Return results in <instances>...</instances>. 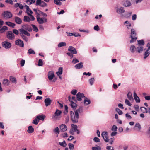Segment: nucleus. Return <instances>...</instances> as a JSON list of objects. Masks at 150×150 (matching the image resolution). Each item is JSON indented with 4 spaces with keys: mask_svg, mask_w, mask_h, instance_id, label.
<instances>
[{
    "mask_svg": "<svg viewBox=\"0 0 150 150\" xmlns=\"http://www.w3.org/2000/svg\"><path fill=\"white\" fill-rule=\"evenodd\" d=\"M83 108L82 106H80L79 108L74 111V114L73 111L70 112V116L71 120L74 123H76L78 122L79 118V113L82 114L83 112Z\"/></svg>",
    "mask_w": 150,
    "mask_h": 150,
    "instance_id": "obj_1",
    "label": "nucleus"
},
{
    "mask_svg": "<svg viewBox=\"0 0 150 150\" xmlns=\"http://www.w3.org/2000/svg\"><path fill=\"white\" fill-rule=\"evenodd\" d=\"M137 34L136 31L134 29L132 28L131 30L130 37L131 38L130 41V43H132L135 42L137 40V38L136 37Z\"/></svg>",
    "mask_w": 150,
    "mask_h": 150,
    "instance_id": "obj_2",
    "label": "nucleus"
},
{
    "mask_svg": "<svg viewBox=\"0 0 150 150\" xmlns=\"http://www.w3.org/2000/svg\"><path fill=\"white\" fill-rule=\"evenodd\" d=\"M146 46L148 49L146 50L144 54V58H146L150 54V43L148 42Z\"/></svg>",
    "mask_w": 150,
    "mask_h": 150,
    "instance_id": "obj_3",
    "label": "nucleus"
},
{
    "mask_svg": "<svg viewBox=\"0 0 150 150\" xmlns=\"http://www.w3.org/2000/svg\"><path fill=\"white\" fill-rule=\"evenodd\" d=\"M7 38L9 40H13L15 38L14 34L11 31H8L6 33Z\"/></svg>",
    "mask_w": 150,
    "mask_h": 150,
    "instance_id": "obj_4",
    "label": "nucleus"
},
{
    "mask_svg": "<svg viewBox=\"0 0 150 150\" xmlns=\"http://www.w3.org/2000/svg\"><path fill=\"white\" fill-rule=\"evenodd\" d=\"M62 113L61 111L57 109L54 114L52 115V118L55 119H57L58 117L61 115Z\"/></svg>",
    "mask_w": 150,
    "mask_h": 150,
    "instance_id": "obj_5",
    "label": "nucleus"
},
{
    "mask_svg": "<svg viewBox=\"0 0 150 150\" xmlns=\"http://www.w3.org/2000/svg\"><path fill=\"white\" fill-rule=\"evenodd\" d=\"M2 46L6 49L10 48L11 46V43L7 42L4 41L2 43Z\"/></svg>",
    "mask_w": 150,
    "mask_h": 150,
    "instance_id": "obj_6",
    "label": "nucleus"
},
{
    "mask_svg": "<svg viewBox=\"0 0 150 150\" xmlns=\"http://www.w3.org/2000/svg\"><path fill=\"white\" fill-rule=\"evenodd\" d=\"M15 44L21 47H23L24 46V44L23 41L20 39H18L16 40L15 41Z\"/></svg>",
    "mask_w": 150,
    "mask_h": 150,
    "instance_id": "obj_7",
    "label": "nucleus"
},
{
    "mask_svg": "<svg viewBox=\"0 0 150 150\" xmlns=\"http://www.w3.org/2000/svg\"><path fill=\"white\" fill-rule=\"evenodd\" d=\"M104 140L106 142H108L109 141L107 132H103L101 134Z\"/></svg>",
    "mask_w": 150,
    "mask_h": 150,
    "instance_id": "obj_8",
    "label": "nucleus"
},
{
    "mask_svg": "<svg viewBox=\"0 0 150 150\" xmlns=\"http://www.w3.org/2000/svg\"><path fill=\"white\" fill-rule=\"evenodd\" d=\"M3 15L4 17L8 18H9L12 16V14L8 11H6L4 12Z\"/></svg>",
    "mask_w": 150,
    "mask_h": 150,
    "instance_id": "obj_9",
    "label": "nucleus"
},
{
    "mask_svg": "<svg viewBox=\"0 0 150 150\" xmlns=\"http://www.w3.org/2000/svg\"><path fill=\"white\" fill-rule=\"evenodd\" d=\"M116 12L119 14L121 15L125 12V10L124 9L123 7H120L118 8L117 7L116 8Z\"/></svg>",
    "mask_w": 150,
    "mask_h": 150,
    "instance_id": "obj_10",
    "label": "nucleus"
},
{
    "mask_svg": "<svg viewBox=\"0 0 150 150\" xmlns=\"http://www.w3.org/2000/svg\"><path fill=\"white\" fill-rule=\"evenodd\" d=\"M52 100L49 98H46L44 100L45 105L46 107H47L51 105Z\"/></svg>",
    "mask_w": 150,
    "mask_h": 150,
    "instance_id": "obj_11",
    "label": "nucleus"
},
{
    "mask_svg": "<svg viewBox=\"0 0 150 150\" xmlns=\"http://www.w3.org/2000/svg\"><path fill=\"white\" fill-rule=\"evenodd\" d=\"M68 50L73 54H76L77 53V51L76 49L72 46H69Z\"/></svg>",
    "mask_w": 150,
    "mask_h": 150,
    "instance_id": "obj_12",
    "label": "nucleus"
},
{
    "mask_svg": "<svg viewBox=\"0 0 150 150\" xmlns=\"http://www.w3.org/2000/svg\"><path fill=\"white\" fill-rule=\"evenodd\" d=\"M48 78L50 80H52L55 76L54 72L53 71H50L48 73Z\"/></svg>",
    "mask_w": 150,
    "mask_h": 150,
    "instance_id": "obj_13",
    "label": "nucleus"
},
{
    "mask_svg": "<svg viewBox=\"0 0 150 150\" xmlns=\"http://www.w3.org/2000/svg\"><path fill=\"white\" fill-rule=\"evenodd\" d=\"M19 31L20 33L23 34H25L28 36H29L30 35V34L27 32V31L25 30L24 29L21 28L19 29Z\"/></svg>",
    "mask_w": 150,
    "mask_h": 150,
    "instance_id": "obj_14",
    "label": "nucleus"
},
{
    "mask_svg": "<svg viewBox=\"0 0 150 150\" xmlns=\"http://www.w3.org/2000/svg\"><path fill=\"white\" fill-rule=\"evenodd\" d=\"M22 27L23 28V29H25L29 32H31L32 31V29L31 27L28 25H24L22 26Z\"/></svg>",
    "mask_w": 150,
    "mask_h": 150,
    "instance_id": "obj_15",
    "label": "nucleus"
},
{
    "mask_svg": "<svg viewBox=\"0 0 150 150\" xmlns=\"http://www.w3.org/2000/svg\"><path fill=\"white\" fill-rule=\"evenodd\" d=\"M60 129L62 132H65L67 130V127L64 124H62L59 127Z\"/></svg>",
    "mask_w": 150,
    "mask_h": 150,
    "instance_id": "obj_16",
    "label": "nucleus"
},
{
    "mask_svg": "<svg viewBox=\"0 0 150 150\" xmlns=\"http://www.w3.org/2000/svg\"><path fill=\"white\" fill-rule=\"evenodd\" d=\"M15 22L18 24H20L22 22V20L18 17H16L15 18Z\"/></svg>",
    "mask_w": 150,
    "mask_h": 150,
    "instance_id": "obj_17",
    "label": "nucleus"
},
{
    "mask_svg": "<svg viewBox=\"0 0 150 150\" xmlns=\"http://www.w3.org/2000/svg\"><path fill=\"white\" fill-rule=\"evenodd\" d=\"M83 64L82 62H81L76 65L74 66V67L76 69H78L82 68L83 67Z\"/></svg>",
    "mask_w": 150,
    "mask_h": 150,
    "instance_id": "obj_18",
    "label": "nucleus"
},
{
    "mask_svg": "<svg viewBox=\"0 0 150 150\" xmlns=\"http://www.w3.org/2000/svg\"><path fill=\"white\" fill-rule=\"evenodd\" d=\"M134 97L135 100L137 103H139L140 102V99L137 95L135 92H134Z\"/></svg>",
    "mask_w": 150,
    "mask_h": 150,
    "instance_id": "obj_19",
    "label": "nucleus"
},
{
    "mask_svg": "<svg viewBox=\"0 0 150 150\" xmlns=\"http://www.w3.org/2000/svg\"><path fill=\"white\" fill-rule=\"evenodd\" d=\"M5 23L7 25L13 28H14L16 25L15 23L9 21L6 22H5Z\"/></svg>",
    "mask_w": 150,
    "mask_h": 150,
    "instance_id": "obj_20",
    "label": "nucleus"
},
{
    "mask_svg": "<svg viewBox=\"0 0 150 150\" xmlns=\"http://www.w3.org/2000/svg\"><path fill=\"white\" fill-rule=\"evenodd\" d=\"M37 19L38 23L40 24H42L44 23V21L43 19L41 18L39 16H37Z\"/></svg>",
    "mask_w": 150,
    "mask_h": 150,
    "instance_id": "obj_21",
    "label": "nucleus"
},
{
    "mask_svg": "<svg viewBox=\"0 0 150 150\" xmlns=\"http://www.w3.org/2000/svg\"><path fill=\"white\" fill-rule=\"evenodd\" d=\"M45 117V116L43 114H41L37 116V119H38L39 121V120L43 121Z\"/></svg>",
    "mask_w": 150,
    "mask_h": 150,
    "instance_id": "obj_22",
    "label": "nucleus"
},
{
    "mask_svg": "<svg viewBox=\"0 0 150 150\" xmlns=\"http://www.w3.org/2000/svg\"><path fill=\"white\" fill-rule=\"evenodd\" d=\"M136 49L137 52L139 53H140L143 51L144 47L143 46H139Z\"/></svg>",
    "mask_w": 150,
    "mask_h": 150,
    "instance_id": "obj_23",
    "label": "nucleus"
},
{
    "mask_svg": "<svg viewBox=\"0 0 150 150\" xmlns=\"http://www.w3.org/2000/svg\"><path fill=\"white\" fill-rule=\"evenodd\" d=\"M137 42L138 45L139 46H144L145 44L144 41L143 39L138 40Z\"/></svg>",
    "mask_w": 150,
    "mask_h": 150,
    "instance_id": "obj_24",
    "label": "nucleus"
},
{
    "mask_svg": "<svg viewBox=\"0 0 150 150\" xmlns=\"http://www.w3.org/2000/svg\"><path fill=\"white\" fill-rule=\"evenodd\" d=\"M34 131V129L33 127L32 126H29L28 127V129L27 132L29 133L30 134L33 132Z\"/></svg>",
    "mask_w": 150,
    "mask_h": 150,
    "instance_id": "obj_25",
    "label": "nucleus"
},
{
    "mask_svg": "<svg viewBox=\"0 0 150 150\" xmlns=\"http://www.w3.org/2000/svg\"><path fill=\"white\" fill-rule=\"evenodd\" d=\"M91 103L90 100L88 99L86 97H85L84 100V104L86 105H87Z\"/></svg>",
    "mask_w": 150,
    "mask_h": 150,
    "instance_id": "obj_26",
    "label": "nucleus"
},
{
    "mask_svg": "<svg viewBox=\"0 0 150 150\" xmlns=\"http://www.w3.org/2000/svg\"><path fill=\"white\" fill-rule=\"evenodd\" d=\"M71 106L73 109H75L77 106V105L74 103L73 101L71 102Z\"/></svg>",
    "mask_w": 150,
    "mask_h": 150,
    "instance_id": "obj_27",
    "label": "nucleus"
},
{
    "mask_svg": "<svg viewBox=\"0 0 150 150\" xmlns=\"http://www.w3.org/2000/svg\"><path fill=\"white\" fill-rule=\"evenodd\" d=\"M8 30V27L6 26H3L0 29V33H2L4 32L6 30Z\"/></svg>",
    "mask_w": 150,
    "mask_h": 150,
    "instance_id": "obj_28",
    "label": "nucleus"
},
{
    "mask_svg": "<svg viewBox=\"0 0 150 150\" xmlns=\"http://www.w3.org/2000/svg\"><path fill=\"white\" fill-rule=\"evenodd\" d=\"M25 7L26 8V13L27 12L28 13H29L30 14H32L33 13V12L32 11V10L29 8V6H28L27 5H25Z\"/></svg>",
    "mask_w": 150,
    "mask_h": 150,
    "instance_id": "obj_29",
    "label": "nucleus"
},
{
    "mask_svg": "<svg viewBox=\"0 0 150 150\" xmlns=\"http://www.w3.org/2000/svg\"><path fill=\"white\" fill-rule=\"evenodd\" d=\"M69 34V36L73 35L75 37L80 36L81 35L79 34L78 33H68Z\"/></svg>",
    "mask_w": 150,
    "mask_h": 150,
    "instance_id": "obj_30",
    "label": "nucleus"
},
{
    "mask_svg": "<svg viewBox=\"0 0 150 150\" xmlns=\"http://www.w3.org/2000/svg\"><path fill=\"white\" fill-rule=\"evenodd\" d=\"M31 21L30 18L27 16H24V21L25 22H30Z\"/></svg>",
    "mask_w": 150,
    "mask_h": 150,
    "instance_id": "obj_31",
    "label": "nucleus"
},
{
    "mask_svg": "<svg viewBox=\"0 0 150 150\" xmlns=\"http://www.w3.org/2000/svg\"><path fill=\"white\" fill-rule=\"evenodd\" d=\"M132 14V12H130L129 13H128L127 14H126L125 15H121V17H125L127 18H128L131 16Z\"/></svg>",
    "mask_w": 150,
    "mask_h": 150,
    "instance_id": "obj_32",
    "label": "nucleus"
},
{
    "mask_svg": "<svg viewBox=\"0 0 150 150\" xmlns=\"http://www.w3.org/2000/svg\"><path fill=\"white\" fill-rule=\"evenodd\" d=\"M140 109L142 112L143 113H148V110L146 108L144 107H141Z\"/></svg>",
    "mask_w": 150,
    "mask_h": 150,
    "instance_id": "obj_33",
    "label": "nucleus"
},
{
    "mask_svg": "<svg viewBox=\"0 0 150 150\" xmlns=\"http://www.w3.org/2000/svg\"><path fill=\"white\" fill-rule=\"evenodd\" d=\"M62 73V68L59 67L58 69V71L56 73L57 75H61Z\"/></svg>",
    "mask_w": 150,
    "mask_h": 150,
    "instance_id": "obj_34",
    "label": "nucleus"
},
{
    "mask_svg": "<svg viewBox=\"0 0 150 150\" xmlns=\"http://www.w3.org/2000/svg\"><path fill=\"white\" fill-rule=\"evenodd\" d=\"M127 96L128 99L130 100H133L132 96L131 93L129 92L127 94Z\"/></svg>",
    "mask_w": 150,
    "mask_h": 150,
    "instance_id": "obj_35",
    "label": "nucleus"
},
{
    "mask_svg": "<svg viewBox=\"0 0 150 150\" xmlns=\"http://www.w3.org/2000/svg\"><path fill=\"white\" fill-rule=\"evenodd\" d=\"M31 25L33 27V30L36 32H37L38 31V29L35 25L33 24H31Z\"/></svg>",
    "mask_w": 150,
    "mask_h": 150,
    "instance_id": "obj_36",
    "label": "nucleus"
},
{
    "mask_svg": "<svg viewBox=\"0 0 150 150\" xmlns=\"http://www.w3.org/2000/svg\"><path fill=\"white\" fill-rule=\"evenodd\" d=\"M54 2L55 4L59 6L62 4V3L59 1V0H54Z\"/></svg>",
    "mask_w": 150,
    "mask_h": 150,
    "instance_id": "obj_37",
    "label": "nucleus"
},
{
    "mask_svg": "<svg viewBox=\"0 0 150 150\" xmlns=\"http://www.w3.org/2000/svg\"><path fill=\"white\" fill-rule=\"evenodd\" d=\"M53 132L56 134H59L60 133V130L58 127H56L53 130Z\"/></svg>",
    "mask_w": 150,
    "mask_h": 150,
    "instance_id": "obj_38",
    "label": "nucleus"
},
{
    "mask_svg": "<svg viewBox=\"0 0 150 150\" xmlns=\"http://www.w3.org/2000/svg\"><path fill=\"white\" fill-rule=\"evenodd\" d=\"M59 144L60 146L63 147H65L67 146V144L65 140L63 141L62 142H59Z\"/></svg>",
    "mask_w": 150,
    "mask_h": 150,
    "instance_id": "obj_39",
    "label": "nucleus"
},
{
    "mask_svg": "<svg viewBox=\"0 0 150 150\" xmlns=\"http://www.w3.org/2000/svg\"><path fill=\"white\" fill-rule=\"evenodd\" d=\"M28 54L30 55L33 54H35V52L32 49L30 48L28 50Z\"/></svg>",
    "mask_w": 150,
    "mask_h": 150,
    "instance_id": "obj_40",
    "label": "nucleus"
},
{
    "mask_svg": "<svg viewBox=\"0 0 150 150\" xmlns=\"http://www.w3.org/2000/svg\"><path fill=\"white\" fill-rule=\"evenodd\" d=\"M66 44L65 42H61L59 43L58 46L59 47H62L66 46Z\"/></svg>",
    "mask_w": 150,
    "mask_h": 150,
    "instance_id": "obj_41",
    "label": "nucleus"
},
{
    "mask_svg": "<svg viewBox=\"0 0 150 150\" xmlns=\"http://www.w3.org/2000/svg\"><path fill=\"white\" fill-rule=\"evenodd\" d=\"M8 79H4L3 81V84L5 85H8Z\"/></svg>",
    "mask_w": 150,
    "mask_h": 150,
    "instance_id": "obj_42",
    "label": "nucleus"
},
{
    "mask_svg": "<svg viewBox=\"0 0 150 150\" xmlns=\"http://www.w3.org/2000/svg\"><path fill=\"white\" fill-rule=\"evenodd\" d=\"M20 35L22 37L23 39L25 41L27 42L28 40V39L27 37L25 35H24L23 34H22L20 33Z\"/></svg>",
    "mask_w": 150,
    "mask_h": 150,
    "instance_id": "obj_43",
    "label": "nucleus"
},
{
    "mask_svg": "<svg viewBox=\"0 0 150 150\" xmlns=\"http://www.w3.org/2000/svg\"><path fill=\"white\" fill-rule=\"evenodd\" d=\"M11 81L13 83H15L16 82V79L13 76H11L10 78Z\"/></svg>",
    "mask_w": 150,
    "mask_h": 150,
    "instance_id": "obj_44",
    "label": "nucleus"
},
{
    "mask_svg": "<svg viewBox=\"0 0 150 150\" xmlns=\"http://www.w3.org/2000/svg\"><path fill=\"white\" fill-rule=\"evenodd\" d=\"M71 126L72 127V128L73 129V130H74L75 132L76 131L77 129V125L72 124Z\"/></svg>",
    "mask_w": 150,
    "mask_h": 150,
    "instance_id": "obj_45",
    "label": "nucleus"
},
{
    "mask_svg": "<svg viewBox=\"0 0 150 150\" xmlns=\"http://www.w3.org/2000/svg\"><path fill=\"white\" fill-rule=\"evenodd\" d=\"M131 4V3L129 1H126L124 3V6L125 7L129 6Z\"/></svg>",
    "mask_w": 150,
    "mask_h": 150,
    "instance_id": "obj_46",
    "label": "nucleus"
},
{
    "mask_svg": "<svg viewBox=\"0 0 150 150\" xmlns=\"http://www.w3.org/2000/svg\"><path fill=\"white\" fill-rule=\"evenodd\" d=\"M94 81L95 79L94 78H91L89 80V82L90 84L91 85H93Z\"/></svg>",
    "mask_w": 150,
    "mask_h": 150,
    "instance_id": "obj_47",
    "label": "nucleus"
},
{
    "mask_svg": "<svg viewBox=\"0 0 150 150\" xmlns=\"http://www.w3.org/2000/svg\"><path fill=\"white\" fill-rule=\"evenodd\" d=\"M39 122V120L38 119H37L36 116L34 120L32 122V123L35 125H37Z\"/></svg>",
    "mask_w": 150,
    "mask_h": 150,
    "instance_id": "obj_48",
    "label": "nucleus"
},
{
    "mask_svg": "<svg viewBox=\"0 0 150 150\" xmlns=\"http://www.w3.org/2000/svg\"><path fill=\"white\" fill-rule=\"evenodd\" d=\"M115 111L118 113L119 115H121L123 114L122 111L118 108H116Z\"/></svg>",
    "mask_w": 150,
    "mask_h": 150,
    "instance_id": "obj_49",
    "label": "nucleus"
},
{
    "mask_svg": "<svg viewBox=\"0 0 150 150\" xmlns=\"http://www.w3.org/2000/svg\"><path fill=\"white\" fill-rule=\"evenodd\" d=\"M76 100H77L79 101H81L82 100L81 97L80 96L79 94L78 93L76 95Z\"/></svg>",
    "mask_w": 150,
    "mask_h": 150,
    "instance_id": "obj_50",
    "label": "nucleus"
},
{
    "mask_svg": "<svg viewBox=\"0 0 150 150\" xmlns=\"http://www.w3.org/2000/svg\"><path fill=\"white\" fill-rule=\"evenodd\" d=\"M68 146L70 150H73L74 149V145L73 144L69 143L68 144Z\"/></svg>",
    "mask_w": 150,
    "mask_h": 150,
    "instance_id": "obj_51",
    "label": "nucleus"
},
{
    "mask_svg": "<svg viewBox=\"0 0 150 150\" xmlns=\"http://www.w3.org/2000/svg\"><path fill=\"white\" fill-rule=\"evenodd\" d=\"M27 14L28 15H29L30 16V18L31 21H33L34 20L35 18L31 14H30L29 13H28V12L27 13Z\"/></svg>",
    "mask_w": 150,
    "mask_h": 150,
    "instance_id": "obj_52",
    "label": "nucleus"
},
{
    "mask_svg": "<svg viewBox=\"0 0 150 150\" xmlns=\"http://www.w3.org/2000/svg\"><path fill=\"white\" fill-rule=\"evenodd\" d=\"M43 64V62L42 59H40L38 60V65L39 66H42Z\"/></svg>",
    "mask_w": 150,
    "mask_h": 150,
    "instance_id": "obj_53",
    "label": "nucleus"
},
{
    "mask_svg": "<svg viewBox=\"0 0 150 150\" xmlns=\"http://www.w3.org/2000/svg\"><path fill=\"white\" fill-rule=\"evenodd\" d=\"M125 104L129 106H131L132 104L130 103V102L127 99L125 100Z\"/></svg>",
    "mask_w": 150,
    "mask_h": 150,
    "instance_id": "obj_54",
    "label": "nucleus"
},
{
    "mask_svg": "<svg viewBox=\"0 0 150 150\" xmlns=\"http://www.w3.org/2000/svg\"><path fill=\"white\" fill-rule=\"evenodd\" d=\"M42 2L41 0H37L35 4L36 6L39 5L40 6Z\"/></svg>",
    "mask_w": 150,
    "mask_h": 150,
    "instance_id": "obj_55",
    "label": "nucleus"
},
{
    "mask_svg": "<svg viewBox=\"0 0 150 150\" xmlns=\"http://www.w3.org/2000/svg\"><path fill=\"white\" fill-rule=\"evenodd\" d=\"M77 92V91L76 90L73 89L71 91V93L72 94L74 95L76 94Z\"/></svg>",
    "mask_w": 150,
    "mask_h": 150,
    "instance_id": "obj_56",
    "label": "nucleus"
},
{
    "mask_svg": "<svg viewBox=\"0 0 150 150\" xmlns=\"http://www.w3.org/2000/svg\"><path fill=\"white\" fill-rule=\"evenodd\" d=\"M135 127H137L139 130H140L141 129V125L139 123H136L135 125Z\"/></svg>",
    "mask_w": 150,
    "mask_h": 150,
    "instance_id": "obj_57",
    "label": "nucleus"
},
{
    "mask_svg": "<svg viewBox=\"0 0 150 150\" xmlns=\"http://www.w3.org/2000/svg\"><path fill=\"white\" fill-rule=\"evenodd\" d=\"M117 127L115 125H113L112 128V130L114 132H115L117 131Z\"/></svg>",
    "mask_w": 150,
    "mask_h": 150,
    "instance_id": "obj_58",
    "label": "nucleus"
},
{
    "mask_svg": "<svg viewBox=\"0 0 150 150\" xmlns=\"http://www.w3.org/2000/svg\"><path fill=\"white\" fill-rule=\"evenodd\" d=\"M79 62V61L76 58H74L72 61V63L75 64Z\"/></svg>",
    "mask_w": 150,
    "mask_h": 150,
    "instance_id": "obj_59",
    "label": "nucleus"
},
{
    "mask_svg": "<svg viewBox=\"0 0 150 150\" xmlns=\"http://www.w3.org/2000/svg\"><path fill=\"white\" fill-rule=\"evenodd\" d=\"M135 48V47L133 45H132L130 47V50L131 52L133 53L134 52V50Z\"/></svg>",
    "mask_w": 150,
    "mask_h": 150,
    "instance_id": "obj_60",
    "label": "nucleus"
},
{
    "mask_svg": "<svg viewBox=\"0 0 150 150\" xmlns=\"http://www.w3.org/2000/svg\"><path fill=\"white\" fill-rule=\"evenodd\" d=\"M106 149L108 150H114V148H113V147H112L110 146H107L106 147Z\"/></svg>",
    "mask_w": 150,
    "mask_h": 150,
    "instance_id": "obj_61",
    "label": "nucleus"
},
{
    "mask_svg": "<svg viewBox=\"0 0 150 150\" xmlns=\"http://www.w3.org/2000/svg\"><path fill=\"white\" fill-rule=\"evenodd\" d=\"M94 141L96 142H100V140L99 138L95 137L93 139Z\"/></svg>",
    "mask_w": 150,
    "mask_h": 150,
    "instance_id": "obj_62",
    "label": "nucleus"
},
{
    "mask_svg": "<svg viewBox=\"0 0 150 150\" xmlns=\"http://www.w3.org/2000/svg\"><path fill=\"white\" fill-rule=\"evenodd\" d=\"M47 6V4L46 3L43 1H42L41 4L40 5V6L42 7H44Z\"/></svg>",
    "mask_w": 150,
    "mask_h": 150,
    "instance_id": "obj_63",
    "label": "nucleus"
},
{
    "mask_svg": "<svg viewBox=\"0 0 150 150\" xmlns=\"http://www.w3.org/2000/svg\"><path fill=\"white\" fill-rule=\"evenodd\" d=\"M94 29L96 31H98L100 30V28L97 25L94 27Z\"/></svg>",
    "mask_w": 150,
    "mask_h": 150,
    "instance_id": "obj_64",
    "label": "nucleus"
}]
</instances>
